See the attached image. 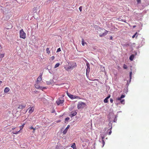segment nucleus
I'll list each match as a JSON object with an SVG mask.
<instances>
[{
    "label": "nucleus",
    "instance_id": "obj_39",
    "mask_svg": "<svg viewBox=\"0 0 149 149\" xmlns=\"http://www.w3.org/2000/svg\"><path fill=\"white\" fill-rule=\"evenodd\" d=\"M136 27V26L134 25V26H133V28H135Z\"/></svg>",
    "mask_w": 149,
    "mask_h": 149
},
{
    "label": "nucleus",
    "instance_id": "obj_41",
    "mask_svg": "<svg viewBox=\"0 0 149 149\" xmlns=\"http://www.w3.org/2000/svg\"><path fill=\"white\" fill-rule=\"evenodd\" d=\"M124 22H126V20H125V21H124Z\"/></svg>",
    "mask_w": 149,
    "mask_h": 149
},
{
    "label": "nucleus",
    "instance_id": "obj_12",
    "mask_svg": "<svg viewBox=\"0 0 149 149\" xmlns=\"http://www.w3.org/2000/svg\"><path fill=\"white\" fill-rule=\"evenodd\" d=\"M86 65L87 67L86 69V72L87 73L88 72H89L90 71V65L89 63H87Z\"/></svg>",
    "mask_w": 149,
    "mask_h": 149
},
{
    "label": "nucleus",
    "instance_id": "obj_28",
    "mask_svg": "<svg viewBox=\"0 0 149 149\" xmlns=\"http://www.w3.org/2000/svg\"><path fill=\"white\" fill-rule=\"evenodd\" d=\"M123 68L125 69H126L127 68V67L126 65H125V64H124V65H123Z\"/></svg>",
    "mask_w": 149,
    "mask_h": 149
},
{
    "label": "nucleus",
    "instance_id": "obj_20",
    "mask_svg": "<svg viewBox=\"0 0 149 149\" xmlns=\"http://www.w3.org/2000/svg\"><path fill=\"white\" fill-rule=\"evenodd\" d=\"M29 129L30 130H33V131L32 132L33 133H34L35 132V130H36L35 128H34L32 126H31L29 128Z\"/></svg>",
    "mask_w": 149,
    "mask_h": 149
},
{
    "label": "nucleus",
    "instance_id": "obj_3",
    "mask_svg": "<svg viewBox=\"0 0 149 149\" xmlns=\"http://www.w3.org/2000/svg\"><path fill=\"white\" fill-rule=\"evenodd\" d=\"M85 104L84 103L82 102H79L77 105V108L78 109L83 108L85 107Z\"/></svg>",
    "mask_w": 149,
    "mask_h": 149
},
{
    "label": "nucleus",
    "instance_id": "obj_31",
    "mask_svg": "<svg viewBox=\"0 0 149 149\" xmlns=\"http://www.w3.org/2000/svg\"><path fill=\"white\" fill-rule=\"evenodd\" d=\"M82 6H80L79 8V9L80 12H81L82 11Z\"/></svg>",
    "mask_w": 149,
    "mask_h": 149
},
{
    "label": "nucleus",
    "instance_id": "obj_35",
    "mask_svg": "<svg viewBox=\"0 0 149 149\" xmlns=\"http://www.w3.org/2000/svg\"><path fill=\"white\" fill-rule=\"evenodd\" d=\"M51 58H52V60H53L54 59V56H52L51 57Z\"/></svg>",
    "mask_w": 149,
    "mask_h": 149
},
{
    "label": "nucleus",
    "instance_id": "obj_7",
    "mask_svg": "<svg viewBox=\"0 0 149 149\" xmlns=\"http://www.w3.org/2000/svg\"><path fill=\"white\" fill-rule=\"evenodd\" d=\"M26 106V104H21L19 105L18 108L20 109H23Z\"/></svg>",
    "mask_w": 149,
    "mask_h": 149
},
{
    "label": "nucleus",
    "instance_id": "obj_4",
    "mask_svg": "<svg viewBox=\"0 0 149 149\" xmlns=\"http://www.w3.org/2000/svg\"><path fill=\"white\" fill-rule=\"evenodd\" d=\"M67 94L68 96L71 99H73L76 98H79V97L77 96H74L73 95H72L71 94H70L67 92Z\"/></svg>",
    "mask_w": 149,
    "mask_h": 149
},
{
    "label": "nucleus",
    "instance_id": "obj_30",
    "mask_svg": "<svg viewBox=\"0 0 149 149\" xmlns=\"http://www.w3.org/2000/svg\"><path fill=\"white\" fill-rule=\"evenodd\" d=\"M136 1L138 4L141 3V0H136Z\"/></svg>",
    "mask_w": 149,
    "mask_h": 149
},
{
    "label": "nucleus",
    "instance_id": "obj_27",
    "mask_svg": "<svg viewBox=\"0 0 149 149\" xmlns=\"http://www.w3.org/2000/svg\"><path fill=\"white\" fill-rule=\"evenodd\" d=\"M132 72L131 71L130 73V81H131V80L132 78Z\"/></svg>",
    "mask_w": 149,
    "mask_h": 149
},
{
    "label": "nucleus",
    "instance_id": "obj_1",
    "mask_svg": "<svg viewBox=\"0 0 149 149\" xmlns=\"http://www.w3.org/2000/svg\"><path fill=\"white\" fill-rule=\"evenodd\" d=\"M100 31L101 32L99 34L100 37H102L106 36L108 33V31L104 29L100 28Z\"/></svg>",
    "mask_w": 149,
    "mask_h": 149
},
{
    "label": "nucleus",
    "instance_id": "obj_5",
    "mask_svg": "<svg viewBox=\"0 0 149 149\" xmlns=\"http://www.w3.org/2000/svg\"><path fill=\"white\" fill-rule=\"evenodd\" d=\"M38 82H36V83L35 84V87L38 89H40L42 90L43 89H45L46 88L45 87H40L39 84Z\"/></svg>",
    "mask_w": 149,
    "mask_h": 149
},
{
    "label": "nucleus",
    "instance_id": "obj_6",
    "mask_svg": "<svg viewBox=\"0 0 149 149\" xmlns=\"http://www.w3.org/2000/svg\"><path fill=\"white\" fill-rule=\"evenodd\" d=\"M25 123H24L23 124L21 125V126H19V128H20V130L19 131H17L16 132H13L12 133H13V134H18L19 132L20 131V130H22L23 129V127H24V125H25Z\"/></svg>",
    "mask_w": 149,
    "mask_h": 149
},
{
    "label": "nucleus",
    "instance_id": "obj_26",
    "mask_svg": "<svg viewBox=\"0 0 149 149\" xmlns=\"http://www.w3.org/2000/svg\"><path fill=\"white\" fill-rule=\"evenodd\" d=\"M60 64L59 63H56L55 65V66H54V68H56L58 67L59 65H60Z\"/></svg>",
    "mask_w": 149,
    "mask_h": 149
},
{
    "label": "nucleus",
    "instance_id": "obj_29",
    "mask_svg": "<svg viewBox=\"0 0 149 149\" xmlns=\"http://www.w3.org/2000/svg\"><path fill=\"white\" fill-rule=\"evenodd\" d=\"M112 128V127L111 128L109 129V135H110L111 133V129Z\"/></svg>",
    "mask_w": 149,
    "mask_h": 149
},
{
    "label": "nucleus",
    "instance_id": "obj_14",
    "mask_svg": "<svg viewBox=\"0 0 149 149\" xmlns=\"http://www.w3.org/2000/svg\"><path fill=\"white\" fill-rule=\"evenodd\" d=\"M110 95H109L108 97H106L104 100V102L105 103H106L108 102V99L110 97Z\"/></svg>",
    "mask_w": 149,
    "mask_h": 149
},
{
    "label": "nucleus",
    "instance_id": "obj_38",
    "mask_svg": "<svg viewBox=\"0 0 149 149\" xmlns=\"http://www.w3.org/2000/svg\"><path fill=\"white\" fill-rule=\"evenodd\" d=\"M15 127L13 128H12V130H15Z\"/></svg>",
    "mask_w": 149,
    "mask_h": 149
},
{
    "label": "nucleus",
    "instance_id": "obj_13",
    "mask_svg": "<svg viewBox=\"0 0 149 149\" xmlns=\"http://www.w3.org/2000/svg\"><path fill=\"white\" fill-rule=\"evenodd\" d=\"M29 109H30L29 110V113H32L34 110V107H30Z\"/></svg>",
    "mask_w": 149,
    "mask_h": 149
},
{
    "label": "nucleus",
    "instance_id": "obj_11",
    "mask_svg": "<svg viewBox=\"0 0 149 149\" xmlns=\"http://www.w3.org/2000/svg\"><path fill=\"white\" fill-rule=\"evenodd\" d=\"M42 75L41 74V75H40L38 77L36 82H38V83L40 82L42 80Z\"/></svg>",
    "mask_w": 149,
    "mask_h": 149
},
{
    "label": "nucleus",
    "instance_id": "obj_32",
    "mask_svg": "<svg viewBox=\"0 0 149 149\" xmlns=\"http://www.w3.org/2000/svg\"><path fill=\"white\" fill-rule=\"evenodd\" d=\"M61 51V49L60 48H59L57 49V52H59Z\"/></svg>",
    "mask_w": 149,
    "mask_h": 149
},
{
    "label": "nucleus",
    "instance_id": "obj_25",
    "mask_svg": "<svg viewBox=\"0 0 149 149\" xmlns=\"http://www.w3.org/2000/svg\"><path fill=\"white\" fill-rule=\"evenodd\" d=\"M137 34V32H136L135 33V34L134 35H133V36H132V38H135V36H136V38H137V35H136V34Z\"/></svg>",
    "mask_w": 149,
    "mask_h": 149
},
{
    "label": "nucleus",
    "instance_id": "obj_42",
    "mask_svg": "<svg viewBox=\"0 0 149 149\" xmlns=\"http://www.w3.org/2000/svg\"><path fill=\"white\" fill-rule=\"evenodd\" d=\"M6 29H9V28H6Z\"/></svg>",
    "mask_w": 149,
    "mask_h": 149
},
{
    "label": "nucleus",
    "instance_id": "obj_10",
    "mask_svg": "<svg viewBox=\"0 0 149 149\" xmlns=\"http://www.w3.org/2000/svg\"><path fill=\"white\" fill-rule=\"evenodd\" d=\"M70 127V126L69 125H68V126H67L66 128H65V129L63 132V134H65L68 131V129Z\"/></svg>",
    "mask_w": 149,
    "mask_h": 149
},
{
    "label": "nucleus",
    "instance_id": "obj_23",
    "mask_svg": "<svg viewBox=\"0 0 149 149\" xmlns=\"http://www.w3.org/2000/svg\"><path fill=\"white\" fill-rule=\"evenodd\" d=\"M71 147L73 148V149H74V148H76V146H75V143H73L72 146Z\"/></svg>",
    "mask_w": 149,
    "mask_h": 149
},
{
    "label": "nucleus",
    "instance_id": "obj_18",
    "mask_svg": "<svg viewBox=\"0 0 149 149\" xmlns=\"http://www.w3.org/2000/svg\"><path fill=\"white\" fill-rule=\"evenodd\" d=\"M134 55L133 54L131 55L129 58V59L130 60L132 61L134 58Z\"/></svg>",
    "mask_w": 149,
    "mask_h": 149
},
{
    "label": "nucleus",
    "instance_id": "obj_2",
    "mask_svg": "<svg viewBox=\"0 0 149 149\" xmlns=\"http://www.w3.org/2000/svg\"><path fill=\"white\" fill-rule=\"evenodd\" d=\"M19 37L20 38L24 39L26 38V33L24 31L23 29L20 30L19 33Z\"/></svg>",
    "mask_w": 149,
    "mask_h": 149
},
{
    "label": "nucleus",
    "instance_id": "obj_15",
    "mask_svg": "<svg viewBox=\"0 0 149 149\" xmlns=\"http://www.w3.org/2000/svg\"><path fill=\"white\" fill-rule=\"evenodd\" d=\"M10 89L8 87L6 88L4 90V92L5 93H7L9 91Z\"/></svg>",
    "mask_w": 149,
    "mask_h": 149
},
{
    "label": "nucleus",
    "instance_id": "obj_36",
    "mask_svg": "<svg viewBox=\"0 0 149 149\" xmlns=\"http://www.w3.org/2000/svg\"><path fill=\"white\" fill-rule=\"evenodd\" d=\"M102 142L103 143V145H104L105 144V142L104 141V140L103 139L102 140Z\"/></svg>",
    "mask_w": 149,
    "mask_h": 149
},
{
    "label": "nucleus",
    "instance_id": "obj_22",
    "mask_svg": "<svg viewBox=\"0 0 149 149\" xmlns=\"http://www.w3.org/2000/svg\"><path fill=\"white\" fill-rule=\"evenodd\" d=\"M46 51L47 53L48 54H49L50 53V51L49 50V48H47L46 49Z\"/></svg>",
    "mask_w": 149,
    "mask_h": 149
},
{
    "label": "nucleus",
    "instance_id": "obj_33",
    "mask_svg": "<svg viewBox=\"0 0 149 149\" xmlns=\"http://www.w3.org/2000/svg\"><path fill=\"white\" fill-rule=\"evenodd\" d=\"M70 119V118L69 117H67L65 118V120H68Z\"/></svg>",
    "mask_w": 149,
    "mask_h": 149
},
{
    "label": "nucleus",
    "instance_id": "obj_19",
    "mask_svg": "<svg viewBox=\"0 0 149 149\" xmlns=\"http://www.w3.org/2000/svg\"><path fill=\"white\" fill-rule=\"evenodd\" d=\"M81 44L82 45L84 46L85 44H86L87 43L86 42H85L84 40L83 39H82L81 40Z\"/></svg>",
    "mask_w": 149,
    "mask_h": 149
},
{
    "label": "nucleus",
    "instance_id": "obj_17",
    "mask_svg": "<svg viewBox=\"0 0 149 149\" xmlns=\"http://www.w3.org/2000/svg\"><path fill=\"white\" fill-rule=\"evenodd\" d=\"M77 114V112L76 111H72L71 113V115L72 116H75Z\"/></svg>",
    "mask_w": 149,
    "mask_h": 149
},
{
    "label": "nucleus",
    "instance_id": "obj_43",
    "mask_svg": "<svg viewBox=\"0 0 149 149\" xmlns=\"http://www.w3.org/2000/svg\"><path fill=\"white\" fill-rule=\"evenodd\" d=\"M102 139H104V137H102Z\"/></svg>",
    "mask_w": 149,
    "mask_h": 149
},
{
    "label": "nucleus",
    "instance_id": "obj_34",
    "mask_svg": "<svg viewBox=\"0 0 149 149\" xmlns=\"http://www.w3.org/2000/svg\"><path fill=\"white\" fill-rule=\"evenodd\" d=\"M110 101L111 103H113V100L112 98L110 99Z\"/></svg>",
    "mask_w": 149,
    "mask_h": 149
},
{
    "label": "nucleus",
    "instance_id": "obj_9",
    "mask_svg": "<svg viewBox=\"0 0 149 149\" xmlns=\"http://www.w3.org/2000/svg\"><path fill=\"white\" fill-rule=\"evenodd\" d=\"M77 66V65H72L71 66H68L66 69V70H68L69 69H73L74 68L76 67Z\"/></svg>",
    "mask_w": 149,
    "mask_h": 149
},
{
    "label": "nucleus",
    "instance_id": "obj_40",
    "mask_svg": "<svg viewBox=\"0 0 149 149\" xmlns=\"http://www.w3.org/2000/svg\"><path fill=\"white\" fill-rule=\"evenodd\" d=\"M112 36H111V37H110V39H112Z\"/></svg>",
    "mask_w": 149,
    "mask_h": 149
},
{
    "label": "nucleus",
    "instance_id": "obj_21",
    "mask_svg": "<svg viewBox=\"0 0 149 149\" xmlns=\"http://www.w3.org/2000/svg\"><path fill=\"white\" fill-rule=\"evenodd\" d=\"M4 53H0V59H2L4 56Z\"/></svg>",
    "mask_w": 149,
    "mask_h": 149
},
{
    "label": "nucleus",
    "instance_id": "obj_16",
    "mask_svg": "<svg viewBox=\"0 0 149 149\" xmlns=\"http://www.w3.org/2000/svg\"><path fill=\"white\" fill-rule=\"evenodd\" d=\"M125 97V95H121V96H120V97H118L117 98V100H120L121 99H122L123 98H124Z\"/></svg>",
    "mask_w": 149,
    "mask_h": 149
},
{
    "label": "nucleus",
    "instance_id": "obj_24",
    "mask_svg": "<svg viewBox=\"0 0 149 149\" xmlns=\"http://www.w3.org/2000/svg\"><path fill=\"white\" fill-rule=\"evenodd\" d=\"M120 101V102L121 104H125V100L124 99L122 100L121 99L120 100H119Z\"/></svg>",
    "mask_w": 149,
    "mask_h": 149
},
{
    "label": "nucleus",
    "instance_id": "obj_37",
    "mask_svg": "<svg viewBox=\"0 0 149 149\" xmlns=\"http://www.w3.org/2000/svg\"><path fill=\"white\" fill-rule=\"evenodd\" d=\"M2 83V81L0 80V84H1Z\"/></svg>",
    "mask_w": 149,
    "mask_h": 149
},
{
    "label": "nucleus",
    "instance_id": "obj_8",
    "mask_svg": "<svg viewBox=\"0 0 149 149\" xmlns=\"http://www.w3.org/2000/svg\"><path fill=\"white\" fill-rule=\"evenodd\" d=\"M63 102V100H61L60 98H59L57 100L56 103L58 105H59L60 104H62Z\"/></svg>",
    "mask_w": 149,
    "mask_h": 149
}]
</instances>
